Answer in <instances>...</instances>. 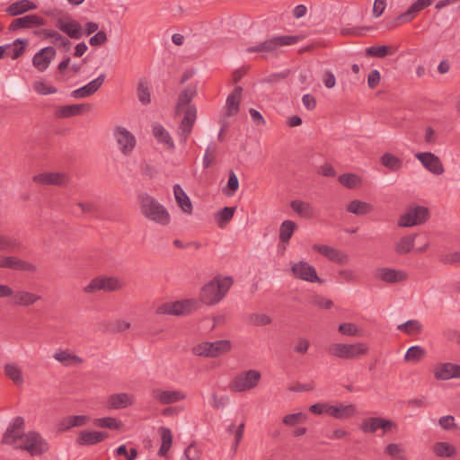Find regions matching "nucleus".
Listing matches in <instances>:
<instances>
[{
    "mask_svg": "<svg viewBox=\"0 0 460 460\" xmlns=\"http://www.w3.org/2000/svg\"><path fill=\"white\" fill-rule=\"evenodd\" d=\"M239 188V181L236 174L231 171L229 173V178L227 181V185L223 189V193L226 196H232Z\"/></svg>",
    "mask_w": 460,
    "mask_h": 460,
    "instance_id": "bf43d9fd",
    "label": "nucleus"
},
{
    "mask_svg": "<svg viewBox=\"0 0 460 460\" xmlns=\"http://www.w3.org/2000/svg\"><path fill=\"white\" fill-rule=\"evenodd\" d=\"M368 347L361 342L354 344L333 343L328 348L329 354L342 359H352L365 355Z\"/></svg>",
    "mask_w": 460,
    "mask_h": 460,
    "instance_id": "39448f33",
    "label": "nucleus"
},
{
    "mask_svg": "<svg viewBox=\"0 0 460 460\" xmlns=\"http://www.w3.org/2000/svg\"><path fill=\"white\" fill-rule=\"evenodd\" d=\"M8 270L34 273L37 271V266L26 260L17 256H8Z\"/></svg>",
    "mask_w": 460,
    "mask_h": 460,
    "instance_id": "2f4dec72",
    "label": "nucleus"
},
{
    "mask_svg": "<svg viewBox=\"0 0 460 460\" xmlns=\"http://www.w3.org/2000/svg\"><path fill=\"white\" fill-rule=\"evenodd\" d=\"M137 96L138 101L143 105H148L151 103V91L149 83L146 78H142L138 81L137 87Z\"/></svg>",
    "mask_w": 460,
    "mask_h": 460,
    "instance_id": "79ce46f5",
    "label": "nucleus"
},
{
    "mask_svg": "<svg viewBox=\"0 0 460 460\" xmlns=\"http://www.w3.org/2000/svg\"><path fill=\"white\" fill-rule=\"evenodd\" d=\"M381 164L385 167H386L392 171H398L402 166V160L390 153H385L382 155Z\"/></svg>",
    "mask_w": 460,
    "mask_h": 460,
    "instance_id": "8fccbe9b",
    "label": "nucleus"
},
{
    "mask_svg": "<svg viewBox=\"0 0 460 460\" xmlns=\"http://www.w3.org/2000/svg\"><path fill=\"white\" fill-rule=\"evenodd\" d=\"M123 288L122 282L114 276H99L93 279L88 285L84 288V292L87 294L96 293L98 291L114 292Z\"/></svg>",
    "mask_w": 460,
    "mask_h": 460,
    "instance_id": "0eeeda50",
    "label": "nucleus"
},
{
    "mask_svg": "<svg viewBox=\"0 0 460 460\" xmlns=\"http://www.w3.org/2000/svg\"><path fill=\"white\" fill-rule=\"evenodd\" d=\"M38 34L51 40V42L57 46L63 47L66 49H69L72 43L71 41L59 34L58 31L53 30L44 29L37 32Z\"/></svg>",
    "mask_w": 460,
    "mask_h": 460,
    "instance_id": "e433bc0d",
    "label": "nucleus"
},
{
    "mask_svg": "<svg viewBox=\"0 0 460 460\" xmlns=\"http://www.w3.org/2000/svg\"><path fill=\"white\" fill-rule=\"evenodd\" d=\"M296 225L294 221L285 220L282 222L279 227V240L281 243H288L293 235Z\"/></svg>",
    "mask_w": 460,
    "mask_h": 460,
    "instance_id": "a18cd8bd",
    "label": "nucleus"
},
{
    "mask_svg": "<svg viewBox=\"0 0 460 460\" xmlns=\"http://www.w3.org/2000/svg\"><path fill=\"white\" fill-rule=\"evenodd\" d=\"M36 8V4L30 0H19L11 4L6 8V13L11 16H17L26 12L35 10Z\"/></svg>",
    "mask_w": 460,
    "mask_h": 460,
    "instance_id": "72a5a7b5",
    "label": "nucleus"
},
{
    "mask_svg": "<svg viewBox=\"0 0 460 460\" xmlns=\"http://www.w3.org/2000/svg\"><path fill=\"white\" fill-rule=\"evenodd\" d=\"M12 304L16 306L29 307L42 299V296L24 289L13 291L12 288Z\"/></svg>",
    "mask_w": 460,
    "mask_h": 460,
    "instance_id": "a211bd4d",
    "label": "nucleus"
},
{
    "mask_svg": "<svg viewBox=\"0 0 460 460\" xmlns=\"http://www.w3.org/2000/svg\"><path fill=\"white\" fill-rule=\"evenodd\" d=\"M114 137L121 153L129 155L137 144L134 135L125 128L117 127L114 130Z\"/></svg>",
    "mask_w": 460,
    "mask_h": 460,
    "instance_id": "ddd939ff",
    "label": "nucleus"
},
{
    "mask_svg": "<svg viewBox=\"0 0 460 460\" xmlns=\"http://www.w3.org/2000/svg\"><path fill=\"white\" fill-rule=\"evenodd\" d=\"M290 207L301 217L309 219L314 215V209L308 202L296 199L291 201Z\"/></svg>",
    "mask_w": 460,
    "mask_h": 460,
    "instance_id": "58836bf2",
    "label": "nucleus"
},
{
    "mask_svg": "<svg viewBox=\"0 0 460 460\" xmlns=\"http://www.w3.org/2000/svg\"><path fill=\"white\" fill-rule=\"evenodd\" d=\"M173 194L179 207L182 209V211L187 214H191L193 209L191 201L189 196L179 184H175L173 186Z\"/></svg>",
    "mask_w": 460,
    "mask_h": 460,
    "instance_id": "c9c22d12",
    "label": "nucleus"
},
{
    "mask_svg": "<svg viewBox=\"0 0 460 460\" xmlns=\"http://www.w3.org/2000/svg\"><path fill=\"white\" fill-rule=\"evenodd\" d=\"M231 349V342L228 340H219L214 342H201L192 349L197 356L216 358Z\"/></svg>",
    "mask_w": 460,
    "mask_h": 460,
    "instance_id": "1a4fd4ad",
    "label": "nucleus"
},
{
    "mask_svg": "<svg viewBox=\"0 0 460 460\" xmlns=\"http://www.w3.org/2000/svg\"><path fill=\"white\" fill-rule=\"evenodd\" d=\"M15 449L23 450L31 456H40L49 450V445L40 433L35 430L26 432L22 442Z\"/></svg>",
    "mask_w": 460,
    "mask_h": 460,
    "instance_id": "7ed1b4c3",
    "label": "nucleus"
},
{
    "mask_svg": "<svg viewBox=\"0 0 460 460\" xmlns=\"http://www.w3.org/2000/svg\"><path fill=\"white\" fill-rule=\"evenodd\" d=\"M18 245L19 243L14 238L0 234V251H13Z\"/></svg>",
    "mask_w": 460,
    "mask_h": 460,
    "instance_id": "e2e57ef3",
    "label": "nucleus"
},
{
    "mask_svg": "<svg viewBox=\"0 0 460 460\" xmlns=\"http://www.w3.org/2000/svg\"><path fill=\"white\" fill-rule=\"evenodd\" d=\"M339 332L344 335L356 336L359 331L356 324L350 323H344L339 325Z\"/></svg>",
    "mask_w": 460,
    "mask_h": 460,
    "instance_id": "774afa93",
    "label": "nucleus"
},
{
    "mask_svg": "<svg viewBox=\"0 0 460 460\" xmlns=\"http://www.w3.org/2000/svg\"><path fill=\"white\" fill-rule=\"evenodd\" d=\"M234 207H225L217 213L216 217L218 222H228L234 217Z\"/></svg>",
    "mask_w": 460,
    "mask_h": 460,
    "instance_id": "0e129e2a",
    "label": "nucleus"
},
{
    "mask_svg": "<svg viewBox=\"0 0 460 460\" xmlns=\"http://www.w3.org/2000/svg\"><path fill=\"white\" fill-rule=\"evenodd\" d=\"M313 250L317 252L329 259L330 261L338 264L343 265L348 263L349 256L338 249L324 245V244H314Z\"/></svg>",
    "mask_w": 460,
    "mask_h": 460,
    "instance_id": "aec40b11",
    "label": "nucleus"
},
{
    "mask_svg": "<svg viewBox=\"0 0 460 460\" xmlns=\"http://www.w3.org/2000/svg\"><path fill=\"white\" fill-rule=\"evenodd\" d=\"M134 403V396L128 393L113 394L107 399V407L109 409H124Z\"/></svg>",
    "mask_w": 460,
    "mask_h": 460,
    "instance_id": "cd10ccee",
    "label": "nucleus"
},
{
    "mask_svg": "<svg viewBox=\"0 0 460 460\" xmlns=\"http://www.w3.org/2000/svg\"><path fill=\"white\" fill-rule=\"evenodd\" d=\"M197 118V109L195 105H189L184 112V116L179 127V134L181 142L186 143Z\"/></svg>",
    "mask_w": 460,
    "mask_h": 460,
    "instance_id": "f3484780",
    "label": "nucleus"
},
{
    "mask_svg": "<svg viewBox=\"0 0 460 460\" xmlns=\"http://www.w3.org/2000/svg\"><path fill=\"white\" fill-rule=\"evenodd\" d=\"M291 271L296 279L308 281L311 283H323L316 272L315 268L306 261H301L291 266Z\"/></svg>",
    "mask_w": 460,
    "mask_h": 460,
    "instance_id": "f8f14e48",
    "label": "nucleus"
},
{
    "mask_svg": "<svg viewBox=\"0 0 460 460\" xmlns=\"http://www.w3.org/2000/svg\"><path fill=\"white\" fill-rule=\"evenodd\" d=\"M94 425L99 428H106L110 429H120L123 426L122 422L116 418L104 417L94 420Z\"/></svg>",
    "mask_w": 460,
    "mask_h": 460,
    "instance_id": "09e8293b",
    "label": "nucleus"
},
{
    "mask_svg": "<svg viewBox=\"0 0 460 460\" xmlns=\"http://www.w3.org/2000/svg\"><path fill=\"white\" fill-rule=\"evenodd\" d=\"M105 80V75L102 74L94 80L91 81L83 87L74 90L71 95L75 99L86 98L95 93L102 85Z\"/></svg>",
    "mask_w": 460,
    "mask_h": 460,
    "instance_id": "b1692460",
    "label": "nucleus"
},
{
    "mask_svg": "<svg viewBox=\"0 0 460 460\" xmlns=\"http://www.w3.org/2000/svg\"><path fill=\"white\" fill-rule=\"evenodd\" d=\"M108 40L107 34L104 31H99L96 34L92 36L89 40V43L93 47L102 46Z\"/></svg>",
    "mask_w": 460,
    "mask_h": 460,
    "instance_id": "338daca9",
    "label": "nucleus"
},
{
    "mask_svg": "<svg viewBox=\"0 0 460 460\" xmlns=\"http://www.w3.org/2000/svg\"><path fill=\"white\" fill-rule=\"evenodd\" d=\"M153 396L162 404H170L185 399V394L180 391L155 390Z\"/></svg>",
    "mask_w": 460,
    "mask_h": 460,
    "instance_id": "7c9ffc66",
    "label": "nucleus"
},
{
    "mask_svg": "<svg viewBox=\"0 0 460 460\" xmlns=\"http://www.w3.org/2000/svg\"><path fill=\"white\" fill-rule=\"evenodd\" d=\"M34 90L40 94H49L57 93V89L54 86L48 85L42 81H36L33 84Z\"/></svg>",
    "mask_w": 460,
    "mask_h": 460,
    "instance_id": "69168bd1",
    "label": "nucleus"
},
{
    "mask_svg": "<svg viewBox=\"0 0 460 460\" xmlns=\"http://www.w3.org/2000/svg\"><path fill=\"white\" fill-rule=\"evenodd\" d=\"M4 375L11 379L15 385L23 384V376L21 367L15 363H7L4 367Z\"/></svg>",
    "mask_w": 460,
    "mask_h": 460,
    "instance_id": "ea45409f",
    "label": "nucleus"
},
{
    "mask_svg": "<svg viewBox=\"0 0 460 460\" xmlns=\"http://www.w3.org/2000/svg\"><path fill=\"white\" fill-rule=\"evenodd\" d=\"M376 277L384 282L394 284L405 281L408 274L401 270L380 268L376 270Z\"/></svg>",
    "mask_w": 460,
    "mask_h": 460,
    "instance_id": "4be33fe9",
    "label": "nucleus"
},
{
    "mask_svg": "<svg viewBox=\"0 0 460 460\" xmlns=\"http://www.w3.org/2000/svg\"><path fill=\"white\" fill-rule=\"evenodd\" d=\"M429 217L428 208L423 206H416L409 208L405 214L402 215L398 220L400 227H411L425 223Z\"/></svg>",
    "mask_w": 460,
    "mask_h": 460,
    "instance_id": "9b49d317",
    "label": "nucleus"
},
{
    "mask_svg": "<svg viewBox=\"0 0 460 460\" xmlns=\"http://www.w3.org/2000/svg\"><path fill=\"white\" fill-rule=\"evenodd\" d=\"M338 180L342 186L350 190L358 187L361 183V179L355 173H343Z\"/></svg>",
    "mask_w": 460,
    "mask_h": 460,
    "instance_id": "3c124183",
    "label": "nucleus"
},
{
    "mask_svg": "<svg viewBox=\"0 0 460 460\" xmlns=\"http://www.w3.org/2000/svg\"><path fill=\"white\" fill-rule=\"evenodd\" d=\"M29 44L26 39H16L12 45V49L6 50V56H10L12 59H17L23 55Z\"/></svg>",
    "mask_w": 460,
    "mask_h": 460,
    "instance_id": "c03bdc74",
    "label": "nucleus"
},
{
    "mask_svg": "<svg viewBox=\"0 0 460 460\" xmlns=\"http://www.w3.org/2000/svg\"><path fill=\"white\" fill-rule=\"evenodd\" d=\"M307 419V416L304 412H297L286 415L282 422L288 427H294L299 423L305 422Z\"/></svg>",
    "mask_w": 460,
    "mask_h": 460,
    "instance_id": "13d9d810",
    "label": "nucleus"
},
{
    "mask_svg": "<svg viewBox=\"0 0 460 460\" xmlns=\"http://www.w3.org/2000/svg\"><path fill=\"white\" fill-rule=\"evenodd\" d=\"M232 285L233 279L230 277L224 279L215 278L202 288L199 300L198 301L199 304L204 303L207 305H214L225 297Z\"/></svg>",
    "mask_w": 460,
    "mask_h": 460,
    "instance_id": "f03ea898",
    "label": "nucleus"
},
{
    "mask_svg": "<svg viewBox=\"0 0 460 460\" xmlns=\"http://www.w3.org/2000/svg\"><path fill=\"white\" fill-rule=\"evenodd\" d=\"M56 27L71 39L78 40L83 36L82 25L75 20L64 22L62 19H58L56 22Z\"/></svg>",
    "mask_w": 460,
    "mask_h": 460,
    "instance_id": "bb28decb",
    "label": "nucleus"
},
{
    "mask_svg": "<svg viewBox=\"0 0 460 460\" xmlns=\"http://www.w3.org/2000/svg\"><path fill=\"white\" fill-rule=\"evenodd\" d=\"M47 21L37 14H28L22 17L16 18L9 24L8 30L15 31L19 29H31L45 25Z\"/></svg>",
    "mask_w": 460,
    "mask_h": 460,
    "instance_id": "dca6fc26",
    "label": "nucleus"
},
{
    "mask_svg": "<svg viewBox=\"0 0 460 460\" xmlns=\"http://www.w3.org/2000/svg\"><path fill=\"white\" fill-rule=\"evenodd\" d=\"M108 437L107 432L82 430L76 438V443L80 446L95 445Z\"/></svg>",
    "mask_w": 460,
    "mask_h": 460,
    "instance_id": "c756f323",
    "label": "nucleus"
},
{
    "mask_svg": "<svg viewBox=\"0 0 460 460\" xmlns=\"http://www.w3.org/2000/svg\"><path fill=\"white\" fill-rule=\"evenodd\" d=\"M397 328L409 335H412L420 332L422 325L418 320H409L404 323L398 325Z\"/></svg>",
    "mask_w": 460,
    "mask_h": 460,
    "instance_id": "864d4df0",
    "label": "nucleus"
},
{
    "mask_svg": "<svg viewBox=\"0 0 460 460\" xmlns=\"http://www.w3.org/2000/svg\"><path fill=\"white\" fill-rule=\"evenodd\" d=\"M347 210L358 216H364L371 213L374 210V207L370 203L354 199L349 203Z\"/></svg>",
    "mask_w": 460,
    "mask_h": 460,
    "instance_id": "4c0bfd02",
    "label": "nucleus"
},
{
    "mask_svg": "<svg viewBox=\"0 0 460 460\" xmlns=\"http://www.w3.org/2000/svg\"><path fill=\"white\" fill-rule=\"evenodd\" d=\"M242 93L243 88L241 86H235L232 93L227 96L226 103V116H234L239 112Z\"/></svg>",
    "mask_w": 460,
    "mask_h": 460,
    "instance_id": "c85d7f7f",
    "label": "nucleus"
},
{
    "mask_svg": "<svg viewBox=\"0 0 460 460\" xmlns=\"http://www.w3.org/2000/svg\"><path fill=\"white\" fill-rule=\"evenodd\" d=\"M90 418L86 415H70L63 418L58 423L59 431H66L74 427L84 426Z\"/></svg>",
    "mask_w": 460,
    "mask_h": 460,
    "instance_id": "473e14b6",
    "label": "nucleus"
},
{
    "mask_svg": "<svg viewBox=\"0 0 460 460\" xmlns=\"http://www.w3.org/2000/svg\"><path fill=\"white\" fill-rule=\"evenodd\" d=\"M159 434L161 436L162 444L158 450V455L160 456H164L170 450L172 444V434L169 428L167 427H160Z\"/></svg>",
    "mask_w": 460,
    "mask_h": 460,
    "instance_id": "a19ab883",
    "label": "nucleus"
},
{
    "mask_svg": "<svg viewBox=\"0 0 460 460\" xmlns=\"http://www.w3.org/2000/svg\"><path fill=\"white\" fill-rule=\"evenodd\" d=\"M434 377L437 380L460 378V365L449 362L438 364L435 367Z\"/></svg>",
    "mask_w": 460,
    "mask_h": 460,
    "instance_id": "412c9836",
    "label": "nucleus"
},
{
    "mask_svg": "<svg viewBox=\"0 0 460 460\" xmlns=\"http://www.w3.org/2000/svg\"><path fill=\"white\" fill-rule=\"evenodd\" d=\"M260 371L250 369L235 376L229 384L230 391L243 393L254 389L261 380Z\"/></svg>",
    "mask_w": 460,
    "mask_h": 460,
    "instance_id": "20e7f679",
    "label": "nucleus"
},
{
    "mask_svg": "<svg viewBox=\"0 0 460 460\" xmlns=\"http://www.w3.org/2000/svg\"><path fill=\"white\" fill-rule=\"evenodd\" d=\"M434 0H417L404 13L398 15L392 23L391 28H395L401 23L409 22L414 19L418 13L429 6Z\"/></svg>",
    "mask_w": 460,
    "mask_h": 460,
    "instance_id": "4468645a",
    "label": "nucleus"
},
{
    "mask_svg": "<svg viewBox=\"0 0 460 460\" xmlns=\"http://www.w3.org/2000/svg\"><path fill=\"white\" fill-rule=\"evenodd\" d=\"M155 139L165 146L169 150L174 149V143L169 132L160 124L155 123L152 128Z\"/></svg>",
    "mask_w": 460,
    "mask_h": 460,
    "instance_id": "f704fd0d",
    "label": "nucleus"
},
{
    "mask_svg": "<svg viewBox=\"0 0 460 460\" xmlns=\"http://www.w3.org/2000/svg\"><path fill=\"white\" fill-rule=\"evenodd\" d=\"M246 322L255 326H264L271 323V318L265 314H251L247 316Z\"/></svg>",
    "mask_w": 460,
    "mask_h": 460,
    "instance_id": "5fc2aeb1",
    "label": "nucleus"
},
{
    "mask_svg": "<svg viewBox=\"0 0 460 460\" xmlns=\"http://www.w3.org/2000/svg\"><path fill=\"white\" fill-rule=\"evenodd\" d=\"M425 169L435 175H441L444 172V165L440 158L433 153L422 152L415 155Z\"/></svg>",
    "mask_w": 460,
    "mask_h": 460,
    "instance_id": "2eb2a0df",
    "label": "nucleus"
},
{
    "mask_svg": "<svg viewBox=\"0 0 460 460\" xmlns=\"http://www.w3.org/2000/svg\"><path fill=\"white\" fill-rule=\"evenodd\" d=\"M366 54L367 56L376 57V58H385L388 54H391L389 46H372L366 49Z\"/></svg>",
    "mask_w": 460,
    "mask_h": 460,
    "instance_id": "052dcab7",
    "label": "nucleus"
},
{
    "mask_svg": "<svg viewBox=\"0 0 460 460\" xmlns=\"http://www.w3.org/2000/svg\"><path fill=\"white\" fill-rule=\"evenodd\" d=\"M300 36H276L256 46L248 48L246 51L248 53H270L275 51L279 47L296 43L300 40Z\"/></svg>",
    "mask_w": 460,
    "mask_h": 460,
    "instance_id": "9d476101",
    "label": "nucleus"
},
{
    "mask_svg": "<svg viewBox=\"0 0 460 460\" xmlns=\"http://www.w3.org/2000/svg\"><path fill=\"white\" fill-rule=\"evenodd\" d=\"M55 56L56 49L53 47H45L34 55L32 64L39 71H45Z\"/></svg>",
    "mask_w": 460,
    "mask_h": 460,
    "instance_id": "5701e85b",
    "label": "nucleus"
},
{
    "mask_svg": "<svg viewBox=\"0 0 460 460\" xmlns=\"http://www.w3.org/2000/svg\"><path fill=\"white\" fill-rule=\"evenodd\" d=\"M91 110L92 105L89 103L65 105L59 106L57 109L55 115L58 118H70L88 112Z\"/></svg>",
    "mask_w": 460,
    "mask_h": 460,
    "instance_id": "a878e982",
    "label": "nucleus"
},
{
    "mask_svg": "<svg viewBox=\"0 0 460 460\" xmlns=\"http://www.w3.org/2000/svg\"><path fill=\"white\" fill-rule=\"evenodd\" d=\"M415 236V234L402 236L395 244L396 253L400 255L409 253L414 247Z\"/></svg>",
    "mask_w": 460,
    "mask_h": 460,
    "instance_id": "37998d69",
    "label": "nucleus"
},
{
    "mask_svg": "<svg viewBox=\"0 0 460 460\" xmlns=\"http://www.w3.org/2000/svg\"><path fill=\"white\" fill-rule=\"evenodd\" d=\"M425 354V349L420 346H412L407 350L404 358L409 362H419L424 358Z\"/></svg>",
    "mask_w": 460,
    "mask_h": 460,
    "instance_id": "603ef678",
    "label": "nucleus"
},
{
    "mask_svg": "<svg viewBox=\"0 0 460 460\" xmlns=\"http://www.w3.org/2000/svg\"><path fill=\"white\" fill-rule=\"evenodd\" d=\"M433 451L440 457H451L456 454V447L447 442H437L433 447Z\"/></svg>",
    "mask_w": 460,
    "mask_h": 460,
    "instance_id": "49530a36",
    "label": "nucleus"
},
{
    "mask_svg": "<svg viewBox=\"0 0 460 460\" xmlns=\"http://www.w3.org/2000/svg\"><path fill=\"white\" fill-rule=\"evenodd\" d=\"M138 200L141 213L146 218L161 226L169 225L171 221L169 212L154 197L142 193L138 195Z\"/></svg>",
    "mask_w": 460,
    "mask_h": 460,
    "instance_id": "f257e3e1",
    "label": "nucleus"
},
{
    "mask_svg": "<svg viewBox=\"0 0 460 460\" xmlns=\"http://www.w3.org/2000/svg\"><path fill=\"white\" fill-rule=\"evenodd\" d=\"M25 435V420L22 416H17L13 419L4 432L1 444L13 446L15 448L17 442L19 440L22 441Z\"/></svg>",
    "mask_w": 460,
    "mask_h": 460,
    "instance_id": "6e6552de",
    "label": "nucleus"
},
{
    "mask_svg": "<svg viewBox=\"0 0 460 460\" xmlns=\"http://www.w3.org/2000/svg\"><path fill=\"white\" fill-rule=\"evenodd\" d=\"M403 448L400 444L391 443L385 448V453L394 457V460H406V457L402 453Z\"/></svg>",
    "mask_w": 460,
    "mask_h": 460,
    "instance_id": "4d7b16f0",
    "label": "nucleus"
},
{
    "mask_svg": "<svg viewBox=\"0 0 460 460\" xmlns=\"http://www.w3.org/2000/svg\"><path fill=\"white\" fill-rule=\"evenodd\" d=\"M196 94L195 89L185 88L178 97V101L175 106V114L181 112V107L189 104Z\"/></svg>",
    "mask_w": 460,
    "mask_h": 460,
    "instance_id": "de8ad7c7",
    "label": "nucleus"
},
{
    "mask_svg": "<svg viewBox=\"0 0 460 460\" xmlns=\"http://www.w3.org/2000/svg\"><path fill=\"white\" fill-rule=\"evenodd\" d=\"M32 181L41 185L65 186L67 184V176L63 172H43L34 175Z\"/></svg>",
    "mask_w": 460,
    "mask_h": 460,
    "instance_id": "6ab92c4d",
    "label": "nucleus"
},
{
    "mask_svg": "<svg viewBox=\"0 0 460 460\" xmlns=\"http://www.w3.org/2000/svg\"><path fill=\"white\" fill-rule=\"evenodd\" d=\"M360 429L364 433L373 434L379 429V417H371L365 419L360 426Z\"/></svg>",
    "mask_w": 460,
    "mask_h": 460,
    "instance_id": "6e6d98bb",
    "label": "nucleus"
},
{
    "mask_svg": "<svg viewBox=\"0 0 460 460\" xmlns=\"http://www.w3.org/2000/svg\"><path fill=\"white\" fill-rule=\"evenodd\" d=\"M54 358L60 363H66L69 359L73 360L76 364H81L83 362V359L80 357L72 355L68 350H60L56 352L54 354Z\"/></svg>",
    "mask_w": 460,
    "mask_h": 460,
    "instance_id": "680f3d73",
    "label": "nucleus"
},
{
    "mask_svg": "<svg viewBox=\"0 0 460 460\" xmlns=\"http://www.w3.org/2000/svg\"><path fill=\"white\" fill-rule=\"evenodd\" d=\"M357 413V408L354 404H343L338 403L336 405H331L327 408V414L338 419V420H348L353 417Z\"/></svg>",
    "mask_w": 460,
    "mask_h": 460,
    "instance_id": "393cba45",
    "label": "nucleus"
},
{
    "mask_svg": "<svg viewBox=\"0 0 460 460\" xmlns=\"http://www.w3.org/2000/svg\"><path fill=\"white\" fill-rule=\"evenodd\" d=\"M199 308V302L198 300L186 299L183 301L164 303L156 308L155 313L157 314L181 315L188 314Z\"/></svg>",
    "mask_w": 460,
    "mask_h": 460,
    "instance_id": "423d86ee",
    "label": "nucleus"
}]
</instances>
